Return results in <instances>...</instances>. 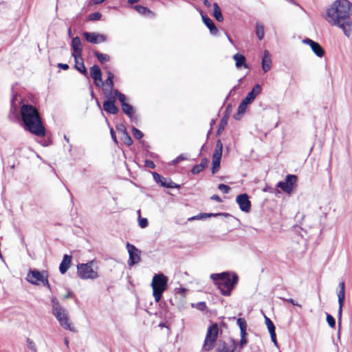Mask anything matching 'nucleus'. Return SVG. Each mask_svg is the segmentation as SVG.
Here are the masks:
<instances>
[{"mask_svg":"<svg viewBox=\"0 0 352 352\" xmlns=\"http://www.w3.org/2000/svg\"><path fill=\"white\" fill-rule=\"evenodd\" d=\"M219 190H220L221 192H223L225 194L228 193L230 191V187L226 184H220L218 186Z\"/></svg>","mask_w":352,"mask_h":352,"instance_id":"nucleus-44","label":"nucleus"},{"mask_svg":"<svg viewBox=\"0 0 352 352\" xmlns=\"http://www.w3.org/2000/svg\"><path fill=\"white\" fill-rule=\"evenodd\" d=\"M145 166L150 168H154L155 167L154 162L150 160H146L145 161Z\"/></svg>","mask_w":352,"mask_h":352,"instance_id":"nucleus-57","label":"nucleus"},{"mask_svg":"<svg viewBox=\"0 0 352 352\" xmlns=\"http://www.w3.org/2000/svg\"><path fill=\"white\" fill-rule=\"evenodd\" d=\"M327 322L331 328H334L336 326L335 318L329 314L327 313Z\"/></svg>","mask_w":352,"mask_h":352,"instance_id":"nucleus-43","label":"nucleus"},{"mask_svg":"<svg viewBox=\"0 0 352 352\" xmlns=\"http://www.w3.org/2000/svg\"><path fill=\"white\" fill-rule=\"evenodd\" d=\"M265 322L267 325L269 333H272L274 334L276 327H275V325L274 324L273 322L266 316H265Z\"/></svg>","mask_w":352,"mask_h":352,"instance_id":"nucleus-38","label":"nucleus"},{"mask_svg":"<svg viewBox=\"0 0 352 352\" xmlns=\"http://www.w3.org/2000/svg\"><path fill=\"white\" fill-rule=\"evenodd\" d=\"M75 60V68L82 74L86 75L87 74V69L85 66L82 56H74V54H72Z\"/></svg>","mask_w":352,"mask_h":352,"instance_id":"nucleus-21","label":"nucleus"},{"mask_svg":"<svg viewBox=\"0 0 352 352\" xmlns=\"http://www.w3.org/2000/svg\"><path fill=\"white\" fill-rule=\"evenodd\" d=\"M305 223V221H300L299 225L296 224L292 226V231L296 234L300 235L302 238L307 233Z\"/></svg>","mask_w":352,"mask_h":352,"instance_id":"nucleus-26","label":"nucleus"},{"mask_svg":"<svg viewBox=\"0 0 352 352\" xmlns=\"http://www.w3.org/2000/svg\"><path fill=\"white\" fill-rule=\"evenodd\" d=\"M116 129L121 135L127 132L125 126L123 124H119L116 126Z\"/></svg>","mask_w":352,"mask_h":352,"instance_id":"nucleus-53","label":"nucleus"},{"mask_svg":"<svg viewBox=\"0 0 352 352\" xmlns=\"http://www.w3.org/2000/svg\"><path fill=\"white\" fill-rule=\"evenodd\" d=\"M121 140L127 146H131L133 143V140L127 132L122 134Z\"/></svg>","mask_w":352,"mask_h":352,"instance_id":"nucleus-39","label":"nucleus"},{"mask_svg":"<svg viewBox=\"0 0 352 352\" xmlns=\"http://www.w3.org/2000/svg\"><path fill=\"white\" fill-rule=\"evenodd\" d=\"M47 275L48 273L45 270L38 271L33 269L28 272L26 279L30 283L38 285Z\"/></svg>","mask_w":352,"mask_h":352,"instance_id":"nucleus-9","label":"nucleus"},{"mask_svg":"<svg viewBox=\"0 0 352 352\" xmlns=\"http://www.w3.org/2000/svg\"><path fill=\"white\" fill-rule=\"evenodd\" d=\"M153 177L154 180L160 184L162 186L168 188H179L180 186L174 183L171 179L164 177L157 173H153Z\"/></svg>","mask_w":352,"mask_h":352,"instance_id":"nucleus-12","label":"nucleus"},{"mask_svg":"<svg viewBox=\"0 0 352 352\" xmlns=\"http://www.w3.org/2000/svg\"><path fill=\"white\" fill-rule=\"evenodd\" d=\"M51 302L52 314L58 321L60 325L67 330L74 332V327L69 322L67 311L60 305L56 298L53 297Z\"/></svg>","mask_w":352,"mask_h":352,"instance_id":"nucleus-4","label":"nucleus"},{"mask_svg":"<svg viewBox=\"0 0 352 352\" xmlns=\"http://www.w3.org/2000/svg\"><path fill=\"white\" fill-rule=\"evenodd\" d=\"M213 8H214L213 16L215 18V19L217 21H218L219 22L223 21V16L222 15L221 10L219 6H218V4L217 3H214Z\"/></svg>","mask_w":352,"mask_h":352,"instance_id":"nucleus-30","label":"nucleus"},{"mask_svg":"<svg viewBox=\"0 0 352 352\" xmlns=\"http://www.w3.org/2000/svg\"><path fill=\"white\" fill-rule=\"evenodd\" d=\"M270 334L271 336L272 341L274 343L275 345H277V340L275 331L274 332V334L272 333H270Z\"/></svg>","mask_w":352,"mask_h":352,"instance_id":"nucleus-60","label":"nucleus"},{"mask_svg":"<svg viewBox=\"0 0 352 352\" xmlns=\"http://www.w3.org/2000/svg\"><path fill=\"white\" fill-rule=\"evenodd\" d=\"M210 278L214 284L225 296H230L232 291L236 287L239 277L235 272H223L210 274Z\"/></svg>","mask_w":352,"mask_h":352,"instance_id":"nucleus-3","label":"nucleus"},{"mask_svg":"<svg viewBox=\"0 0 352 352\" xmlns=\"http://www.w3.org/2000/svg\"><path fill=\"white\" fill-rule=\"evenodd\" d=\"M43 286L46 287L47 289L51 290V287L48 281V275L42 280L41 283Z\"/></svg>","mask_w":352,"mask_h":352,"instance_id":"nucleus-55","label":"nucleus"},{"mask_svg":"<svg viewBox=\"0 0 352 352\" xmlns=\"http://www.w3.org/2000/svg\"><path fill=\"white\" fill-rule=\"evenodd\" d=\"M177 160H179V162L183 161V160H188V157H187V155L186 154H180L177 157Z\"/></svg>","mask_w":352,"mask_h":352,"instance_id":"nucleus-61","label":"nucleus"},{"mask_svg":"<svg viewBox=\"0 0 352 352\" xmlns=\"http://www.w3.org/2000/svg\"><path fill=\"white\" fill-rule=\"evenodd\" d=\"M90 75L94 79L97 87L103 85L104 83L102 79V72L98 65H94L90 68Z\"/></svg>","mask_w":352,"mask_h":352,"instance_id":"nucleus-16","label":"nucleus"},{"mask_svg":"<svg viewBox=\"0 0 352 352\" xmlns=\"http://www.w3.org/2000/svg\"><path fill=\"white\" fill-rule=\"evenodd\" d=\"M221 161L212 160V173H215L220 168Z\"/></svg>","mask_w":352,"mask_h":352,"instance_id":"nucleus-45","label":"nucleus"},{"mask_svg":"<svg viewBox=\"0 0 352 352\" xmlns=\"http://www.w3.org/2000/svg\"><path fill=\"white\" fill-rule=\"evenodd\" d=\"M340 290L338 292V304H339V309H338V320L340 321L342 316V307L344 304V298H345V285L342 281L339 285ZM340 322H339L340 323Z\"/></svg>","mask_w":352,"mask_h":352,"instance_id":"nucleus-17","label":"nucleus"},{"mask_svg":"<svg viewBox=\"0 0 352 352\" xmlns=\"http://www.w3.org/2000/svg\"><path fill=\"white\" fill-rule=\"evenodd\" d=\"M221 156H222L221 151H214V153L212 154V160H217L221 161Z\"/></svg>","mask_w":352,"mask_h":352,"instance_id":"nucleus-49","label":"nucleus"},{"mask_svg":"<svg viewBox=\"0 0 352 352\" xmlns=\"http://www.w3.org/2000/svg\"><path fill=\"white\" fill-rule=\"evenodd\" d=\"M256 34L259 41H261L264 37V26L260 23H256Z\"/></svg>","mask_w":352,"mask_h":352,"instance_id":"nucleus-34","label":"nucleus"},{"mask_svg":"<svg viewBox=\"0 0 352 352\" xmlns=\"http://www.w3.org/2000/svg\"><path fill=\"white\" fill-rule=\"evenodd\" d=\"M231 344L229 346L225 342H222L219 344L217 349V352H236V342L235 340H231ZM239 352H241L239 351Z\"/></svg>","mask_w":352,"mask_h":352,"instance_id":"nucleus-19","label":"nucleus"},{"mask_svg":"<svg viewBox=\"0 0 352 352\" xmlns=\"http://www.w3.org/2000/svg\"><path fill=\"white\" fill-rule=\"evenodd\" d=\"M214 151H223V144L220 140H218L216 143Z\"/></svg>","mask_w":352,"mask_h":352,"instance_id":"nucleus-54","label":"nucleus"},{"mask_svg":"<svg viewBox=\"0 0 352 352\" xmlns=\"http://www.w3.org/2000/svg\"><path fill=\"white\" fill-rule=\"evenodd\" d=\"M246 109H247V106H245L244 104H243L241 102V103L239 104V105L238 107L237 112L234 116V118L236 120H240L242 118V116L244 115Z\"/></svg>","mask_w":352,"mask_h":352,"instance_id":"nucleus-32","label":"nucleus"},{"mask_svg":"<svg viewBox=\"0 0 352 352\" xmlns=\"http://www.w3.org/2000/svg\"><path fill=\"white\" fill-rule=\"evenodd\" d=\"M94 261H91L87 263H79L77 265V274L79 278L83 280H94L98 278L99 275L97 271L93 269Z\"/></svg>","mask_w":352,"mask_h":352,"instance_id":"nucleus-6","label":"nucleus"},{"mask_svg":"<svg viewBox=\"0 0 352 352\" xmlns=\"http://www.w3.org/2000/svg\"><path fill=\"white\" fill-rule=\"evenodd\" d=\"M303 43L310 46L313 52L318 57L321 58L324 55V50L322 47L317 42L310 39L305 38L302 41Z\"/></svg>","mask_w":352,"mask_h":352,"instance_id":"nucleus-14","label":"nucleus"},{"mask_svg":"<svg viewBox=\"0 0 352 352\" xmlns=\"http://www.w3.org/2000/svg\"><path fill=\"white\" fill-rule=\"evenodd\" d=\"M114 94L116 96V98L120 101L121 107L124 104L127 103L126 102V96L121 93L118 89H114Z\"/></svg>","mask_w":352,"mask_h":352,"instance_id":"nucleus-35","label":"nucleus"},{"mask_svg":"<svg viewBox=\"0 0 352 352\" xmlns=\"http://www.w3.org/2000/svg\"><path fill=\"white\" fill-rule=\"evenodd\" d=\"M103 85H104V87H108V89H113V79H106L105 82H103Z\"/></svg>","mask_w":352,"mask_h":352,"instance_id":"nucleus-47","label":"nucleus"},{"mask_svg":"<svg viewBox=\"0 0 352 352\" xmlns=\"http://www.w3.org/2000/svg\"><path fill=\"white\" fill-rule=\"evenodd\" d=\"M134 9L142 15H146L151 12V11L148 8L141 5L135 6Z\"/></svg>","mask_w":352,"mask_h":352,"instance_id":"nucleus-36","label":"nucleus"},{"mask_svg":"<svg viewBox=\"0 0 352 352\" xmlns=\"http://www.w3.org/2000/svg\"><path fill=\"white\" fill-rule=\"evenodd\" d=\"M102 91L106 98L105 101H113L116 102V96L114 94V90L113 89H108V87H103Z\"/></svg>","mask_w":352,"mask_h":352,"instance_id":"nucleus-28","label":"nucleus"},{"mask_svg":"<svg viewBox=\"0 0 352 352\" xmlns=\"http://www.w3.org/2000/svg\"><path fill=\"white\" fill-rule=\"evenodd\" d=\"M298 177L296 175H287L284 181L278 182L277 187L280 188L283 192L291 194L293 189L296 186Z\"/></svg>","mask_w":352,"mask_h":352,"instance_id":"nucleus-8","label":"nucleus"},{"mask_svg":"<svg viewBox=\"0 0 352 352\" xmlns=\"http://www.w3.org/2000/svg\"><path fill=\"white\" fill-rule=\"evenodd\" d=\"M232 111V106L230 104H229L227 107H226V113L225 115H228V117L230 116V112Z\"/></svg>","mask_w":352,"mask_h":352,"instance_id":"nucleus-63","label":"nucleus"},{"mask_svg":"<svg viewBox=\"0 0 352 352\" xmlns=\"http://www.w3.org/2000/svg\"><path fill=\"white\" fill-rule=\"evenodd\" d=\"M71 46L74 51L72 54H74V56H82V47L81 45V40L79 36H77L72 38Z\"/></svg>","mask_w":352,"mask_h":352,"instance_id":"nucleus-18","label":"nucleus"},{"mask_svg":"<svg viewBox=\"0 0 352 352\" xmlns=\"http://www.w3.org/2000/svg\"><path fill=\"white\" fill-rule=\"evenodd\" d=\"M233 59L235 60V65L236 68H248V65L246 64V58L243 54L236 53L233 56Z\"/></svg>","mask_w":352,"mask_h":352,"instance_id":"nucleus-25","label":"nucleus"},{"mask_svg":"<svg viewBox=\"0 0 352 352\" xmlns=\"http://www.w3.org/2000/svg\"><path fill=\"white\" fill-rule=\"evenodd\" d=\"M132 133L134 138L137 140H140L144 136L143 133L135 126L132 128Z\"/></svg>","mask_w":352,"mask_h":352,"instance_id":"nucleus-41","label":"nucleus"},{"mask_svg":"<svg viewBox=\"0 0 352 352\" xmlns=\"http://www.w3.org/2000/svg\"><path fill=\"white\" fill-rule=\"evenodd\" d=\"M262 91V87L259 84L255 85L252 90L247 94L250 98H252L253 100L257 97L258 95L260 94V93Z\"/></svg>","mask_w":352,"mask_h":352,"instance_id":"nucleus-29","label":"nucleus"},{"mask_svg":"<svg viewBox=\"0 0 352 352\" xmlns=\"http://www.w3.org/2000/svg\"><path fill=\"white\" fill-rule=\"evenodd\" d=\"M86 41L92 44L104 43L107 41V36L97 32H85L82 34Z\"/></svg>","mask_w":352,"mask_h":352,"instance_id":"nucleus-11","label":"nucleus"},{"mask_svg":"<svg viewBox=\"0 0 352 352\" xmlns=\"http://www.w3.org/2000/svg\"><path fill=\"white\" fill-rule=\"evenodd\" d=\"M201 18L204 23L210 30V34L216 36L219 31L213 21L208 16L204 14H201Z\"/></svg>","mask_w":352,"mask_h":352,"instance_id":"nucleus-20","label":"nucleus"},{"mask_svg":"<svg viewBox=\"0 0 352 352\" xmlns=\"http://www.w3.org/2000/svg\"><path fill=\"white\" fill-rule=\"evenodd\" d=\"M18 100V96L17 95H13L12 98L11 99L10 103L12 107L16 108V102Z\"/></svg>","mask_w":352,"mask_h":352,"instance_id":"nucleus-56","label":"nucleus"},{"mask_svg":"<svg viewBox=\"0 0 352 352\" xmlns=\"http://www.w3.org/2000/svg\"><path fill=\"white\" fill-rule=\"evenodd\" d=\"M139 226L142 228H145L148 226V221H138Z\"/></svg>","mask_w":352,"mask_h":352,"instance_id":"nucleus-62","label":"nucleus"},{"mask_svg":"<svg viewBox=\"0 0 352 352\" xmlns=\"http://www.w3.org/2000/svg\"><path fill=\"white\" fill-rule=\"evenodd\" d=\"M236 323L240 329V332H246L247 322L243 318H239L237 319Z\"/></svg>","mask_w":352,"mask_h":352,"instance_id":"nucleus-37","label":"nucleus"},{"mask_svg":"<svg viewBox=\"0 0 352 352\" xmlns=\"http://www.w3.org/2000/svg\"><path fill=\"white\" fill-rule=\"evenodd\" d=\"M94 55L97 58L100 63H104L110 60V56L108 54L100 53L98 51L94 52Z\"/></svg>","mask_w":352,"mask_h":352,"instance_id":"nucleus-31","label":"nucleus"},{"mask_svg":"<svg viewBox=\"0 0 352 352\" xmlns=\"http://www.w3.org/2000/svg\"><path fill=\"white\" fill-rule=\"evenodd\" d=\"M116 102L104 101L103 109L108 113L116 115L119 112V109L115 105Z\"/></svg>","mask_w":352,"mask_h":352,"instance_id":"nucleus-24","label":"nucleus"},{"mask_svg":"<svg viewBox=\"0 0 352 352\" xmlns=\"http://www.w3.org/2000/svg\"><path fill=\"white\" fill-rule=\"evenodd\" d=\"M352 3L349 0H336L327 8L324 19L338 27L349 38L352 32Z\"/></svg>","mask_w":352,"mask_h":352,"instance_id":"nucleus-1","label":"nucleus"},{"mask_svg":"<svg viewBox=\"0 0 352 352\" xmlns=\"http://www.w3.org/2000/svg\"><path fill=\"white\" fill-rule=\"evenodd\" d=\"M126 249L129 254L128 265L133 266L139 263L140 261V250L129 243H126Z\"/></svg>","mask_w":352,"mask_h":352,"instance_id":"nucleus-10","label":"nucleus"},{"mask_svg":"<svg viewBox=\"0 0 352 352\" xmlns=\"http://www.w3.org/2000/svg\"><path fill=\"white\" fill-rule=\"evenodd\" d=\"M261 64L262 69L265 72H267L271 69L272 60L270 52L267 50L264 51Z\"/></svg>","mask_w":352,"mask_h":352,"instance_id":"nucleus-23","label":"nucleus"},{"mask_svg":"<svg viewBox=\"0 0 352 352\" xmlns=\"http://www.w3.org/2000/svg\"><path fill=\"white\" fill-rule=\"evenodd\" d=\"M208 160L206 157H204L201 160V162L199 164L195 165L191 169V173L193 175H197L202 171L208 165Z\"/></svg>","mask_w":352,"mask_h":352,"instance_id":"nucleus-27","label":"nucleus"},{"mask_svg":"<svg viewBox=\"0 0 352 352\" xmlns=\"http://www.w3.org/2000/svg\"><path fill=\"white\" fill-rule=\"evenodd\" d=\"M102 14L99 12H95L93 13H91L88 16V19L89 21H98L101 19Z\"/></svg>","mask_w":352,"mask_h":352,"instance_id":"nucleus-42","label":"nucleus"},{"mask_svg":"<svg viewBox=\"0 0 352 352\" xmlns=\"http://www.w3.org/2000/svg\"><path fill=\"white\" fill-rule=\"evenodd\" d=\"M151 287L155 300L158 302L161 300L163 292L168 287L167 276L162 273L155 274L153 277Z\"/></svg>","mask_w":352,"mask_h":352,"instance_id":"nucleus-5","label":"nucleus"},{"mask_svg":"<svg viewBox=\"0 0 352 352\" xmlns=\"http://www.w3.org/2000/svg\"><path fill=\"white\" fill-rule=\"evenodd\" d=\"M236 201L242 211H250L251 208V203L249 200L248 195L246 193L239 195L236 197Z\"/></svg>","mask_w":352,"mask_h":352,"instance_id":"nucleus-15","label":"nucleus"},{"mask_svg":"<svg viewBox=\"0 0 352 352\" xmlns=\"http://www.w3.org/2000/svg\"><path fill=\"white\" fill-rule=\"evenodd\" d=\"M27 342L28 348L32 351H36V345L34 342L29 338L27 339Z\"/></svg>","mask_w":352,"mask_h":352,"instance_id":"nucleus-50","label":"nucleus"},{"mask_svg":"<svg viewBox=\"0 0 352 352\" xmlns=\"http://www.w3.org/2000/svg\"><path fill=\"white\" fill-rule=\"evenodd\" d=\"M254 100L252 98H250L248 95L245 96L244 99L241 101L243 104L248 107V104H251Z\"/></svg>","mask_w":352,"mask_h":352,"instance_id":"nucleus-52","label":"nucleus"},{"mask_svg":"<svg viewBox=\"0 0 352 352\" xmlns=\"http://www.w3.org/2000/svg\"><path fill=\"white\" fill-rule=\"evenodd\" d=\"M230 215L228 213H212V212H201L197 215L188 218L187 220H202L203 219L214 217L219 219H223L228 217Z\"/></svg>","mask_w":352,"mask_h":352,"instance_id":"nucleus-13","label":"nucleus"},{"mask_svg":"<svg viewBox=\"0 0 352 352\" xmlns=\"http://www.w3.org/2000/svg\"><path fill=\"white\" fill-rule=\"evenodd\" d=\"M228 115H224L221 120V122L219 126L218 132L223 131L226 126L228 124Z\"/></svg>","mask_w":352,"mask_h":352,"instance_id":"nucleus-40","label":"nucleus"},{"mask_svg":"<svg viewBox=\"0 0 352 352\" xmlns=\"http://www.w3.org/2000/svg\"><path fill=\"white\" fill-rule=\"evenodd\" d=\"M198 310L204 311L206 308V304L205 302H197L195 306Z\"/></svg>","mask_w":352,"mask_h":352,"instance_id":"nucleus-48","label":"nucleus"},{"mask_svg":"<svg viewBox=\"0 0 352 352\" xmlns=\"http://www.w3.org/2000/svg\"><path fill=\"white\" fill-rule=\"evenodd\" d=\"M280 299H282L283 300H285L291 304H292L294 306H298V307H301L300 305H299L298 303H297L296 302L294 301V299L292 298H283V297H279Z\"/></svg>","mask_w":352,"mask_h":352,"instance_id":"nucleus-51","label":"nucleus"},{"mask_svg":"<svg viewBox=\"0 0 352 352\" xmlns=\"http://www.w3.org/2000/svg\"><path fill=\"white\" fill-rule=\"evenodd\" d=\"M211 199L212 200H215L218 202H221V199L220 198V197L217 195H213L212 197H211Z\"/></svg>","mask_w":352,"mask_h":352,"instance_id":"nucleus-64","label":"nucleus"},{"mask_svg":"<svg viewBox=\"0 0 352 352\" xmlns=\"http://www.w3.org/2000/svg\"><path fill=\"white\" fill-rule=\"evenodd\" d=\"M219 330V327L217 323H212L208 327L203 345V349L204 351H209L214 348L218 337Z\"/></svg>","mask_w":352,"mask_h":352,"instance_id":"nucleus-7","label":"nucleus"},{"mask_svg":"<svg viewBox=\"0 0 352 352\" xmlns=\"http://www.w3.org/2000/svg\"><path fill=\"white\" fill-rule=\"evenodd\" d=\"M20 114L22 126L37 137H45L46 130L38 109L29 104H23L21 107Z\"/></svg>","mask_w":352,"mask_h":352,"instance_id":"nucleus-2","label":"nucleus"},{"mask_svg":"<svg viewBox=\"0 0 352 352\" xmlns=\"http://www.w3.org/2000/svg\"><path fill=\"white\" fill-rule=\"evenodd\" d=\"M122 111L130 118H132L134 113V108L129 103L124 104L122 106Z\"/></svg>","mask_w":352,"mask_h":352,"instance_id":"nucleus-33","label":"nucleus"},{"mask_svg":"<svg viewBox=\"0 0 352 352\" xmlns=\"http://www.w3.org/2000/svg\"><path fill=\"white\" fill-rule=\"evenodd\" d=\"M246 332H240L241 335V340L239 342V345L241 348H243L248 342L247 339L245 338Z\"/></svg>","mask_w":352,"mask_h":352,"instance_id":"nucleus-46","label":"nucleus"},{"mask_svg":"<svg viewBox=\"0 0 352 352\" xmlns=\"http://www.w3.org/2000/svg\"><path fill=\"white\" fill-rule=\"evenodd\" d=\"M57 67L63 70H67L69 69V65L66 63H58Z\"/></svg>","mask_w":352,"mask_h":352,"instance_id":"nucleus-59","label":"nucleus"},{"mask_svg":"<svg viewBox=\"0 0 352 352\" xmlns=\"http://www.w3.org/2000/svg\"><path fill=\"white\" fill-rule=\"evenodd\" d=\"M110 133H111V138L113 139V142L117 144L118 141H117L116 133L112 128L110 129Z\"/></svg>","mask_w":352,"mask_h":352,"instance_id":"nucleus-58","label":"nucleus"},{"mask_svg":"<svg viewBox=\"0 0 352 352\" xmlns=\"http://www.w3.org/2000/svg\"><path fill=\"white\" fill-rule=\"evenodd\" d=\"M72 261V256L68 254L63 256V260L59 266V271L60 274H64L70 267Z\"/></svg>","mask_w":352,"mask_h":352,"instance_id":"nucleus-22","label":"nucleus"}]
</instances>
